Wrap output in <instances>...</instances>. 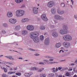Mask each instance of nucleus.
Returning a JSON list of instances; mask_svg holds the SVG:
<instances>
[{
  "mask_svg": "<svg viewBox=\"0 0 77 77\" xmlns=\"http://www.w3.org/2000/svg\"><path fill=\"white\" fill-rule=\"evenodd\" d=\"M23 0H15V2L17 3H20L21 2H23Z\"/></svg>",
  "mask_w": 77,
  "mask_h": 77,
  "instance_id": "aec40b11",
  "label": "nucleus"
},
{
  "mask_svg": "<svg viewBox=\"0 0 77 77\" xmlns=\"http://www.w3.org/2000/svg\"><path fill=\"white\" fill-rule=\"evenodd\" d=\"M2 75L3 77H7V75H6L5 74H3Z\"/></svg>",
  "mask_w": 77,
  "mask_h": 77,
  "instance_id": "4c0bfd02",
  "label": "nucleus"
},
{
  "mask_svg": "<svg viewBox=\"0 0 77 77\" xmlns=\"http://www.w3.org/2000/svg\"><path fill=\"white\" fill-rule=\"evenodd\" d=\"M7 63L8 64H9L10 65H12V63H11L9 62H8Z\"/></svg>",
  "mask_w": 77,
  "mask_h": 77,
  "instance_id": "de8ad7c7",
  "label": "nucleus"
},
{
  "mask_svg": "<svg viewBox=\"0 0 77 77\" xmlns=\"http://www.w3.org/2000/svg\"><path fill=\"white\" fill-rule=\"evenodd\" d=\"M63 39L64 41H69L72 40V37L68 34L66 35L63 37Z\"/></svg>",
  "mask_w": 77,
  "mask_h": 77,
  "instance_id": "20e7f679",
  "label": "nucleus"
},
{
  "mask_svg": "<svg viewBox=\"0 0 77 77\" xmlns=\"http://www.w3.org/2000/svg\"><path fill=\"white\" fill-rule=\"evenodd\" d=\"M10 60H14V58L12 57H10Z\"/></svg>",
  "mask_w": 77,
  "mask_h": 77,
  "instance_id": "c03bdc74",
  "label": "nucleus"
},
{
  "mask_svg": "<svg viewBox=\"0 0 77 77\" xmlns=\"http://www.w3.org/2000/svg\"><path fill=\"white\" fill-rule=\"evenodd\" d=\"M3 26L5 27H8V25L6 23H4L3 24Z\"/></svg>",
  "mask_w": 77,
  "mask_h": 77,
  "instance_id": "b1692460",
  "label": "nucleus"
},
{
  "mask_svg": "<svg viewBox=\"0 0 77 77\" xmlns=\"http://www.w3.org/2000/svg\"><path fill=\"white\" fill-rule=\"evenodd\" d=\"M61 5L63 8H65V5L64 3H61Z\"/></svg>",
  "mask_w": 77,
  "mask_h": 77,
  "instance_id": "c756f323",
  "label": "nucleus"
},
{
  "mask_svg": "<svg viewBox=\"0 0 77 77\" xmlns=\"http://www.w3.org/2000/svg\"><path fill=\"white\" fill-rule=\"evenodd\" d=\"M58 69L59 70H61V69H62V67H58Z\"/></svg>",
  "mask_w": 77,
  "mask_h": 77,
  "instance_id": "603ef678",
  "label": "nucleus"
},
{
  "mask_svg": "<svg viewBox=\"0 0 77 77\" xmlns=\"http://www.w3.org/2000/svg\"><path fill=\"white\" fill-rule=\"evenodd\" d=\"M70 7H71V8H72V9L73 8V6H72V5H70Z\"/></svg>",
  "mask_w": 77,
  "mask_h": 77,
  "instance_id": "680f3d73",
  "label": "nucleus"
},
{
  "mask_svg": "<svg viewBox=\"0 0 77 77\" xmlns=\"http://www.w3.org/2000/svg\"><path fill=\"white\" fill-rule=\"evenodd\" d=\"M30 20L28 18H25V22H27L28 21H30Z\"/></svg>",
  "mask_w": 77,
  "mask_h": 77,
  "instance_id": "72a5a7b5",
  "label": "nucleus"
},
{
  "mask_svg": "<svg viewBox=\"0 0 77 77\" xmlns=\"http://www.w3.org/2000/svg\"><path fill=\"white\" fill-rule=\"evenodd\" d=\"M54 75V74H50L48 75V77H53Z\"/></svg>",
  "mask_w": 77,
  "mask_h": 77,
  "instance_id": "a878e982",
  "label": "nucleus"
},
{
  "mask_svg": "<svg viewBox=\"0 0 77 77\" xmlns=\"http://www.w3.org/2000/svg\"><path fill=\"white\" fill-rule=\"evenodd\" d=\"M40 29L41 30H45V26L44 25H42L40 26Z\"/></svg>",
  "mask_w": 77,
  "mask_h": 77,
  "instance_id": "412c9836",
  "label": "nucleus"
},
{
  "mask_svg": "<svg viewBox=\"0 0 77 77\" xmlns=\"http://www.w3.org/2000/svg\"><path fill=\"white\" fill-rule=\"evenodd\" d=\"M16 16L17 17H21L24 15V11L22 10H18L16 12Z\"/></svg>",
  "mask_w": 77,
  "mask_h": 77,
  "instance_id": "f03ea898",
  "label": "nucleus"
},
{
  "mask_svg": "<svg viewBox=\"0 0 77 77\" xmlns=\"http://www.w3.org/2000/svg\"><path fill=\"white\" fill-rule=\"evenodd\" d=\"M24 75L26 77H29V73H25L24 74Z\"/></svg>",
  "mask_w": 77,
  "mask_h": 77,
  "instance_id": "c85d7f7f",
  "label": "nucleus"
},
{
  "mask_svg": "<svg viewBox=\"0 0 77 77\" xmlns=\"http://www.w3.org/2000/svg\"><path fill=\"white\" fill-rule=\"evenodd\" d=\"M3 69H4V72H7V69L3 67Z\"/></svg>",
  "mask_w": 77,
  "mask_h": 77,
  "instance_id": "473e14b6",
  "label": "nucleus"
},
{
  "mask_svg": "<svg viewBox=\"0 0 77 77\" xmlns=\"http://www.w3.org/2000/svg\"><path fill=\"white\" fill-rule=\"evenodd\" d=\"M20 25L17 26L15 28V29L16 30H20Z\"/></svg>",
  "mask_w": 77,
  "mask_h": 77,
  "instance_id": "4be33fe9",
  "label": "nucleus"
},
{
  "mask_svg": "<svg viewBox=\"0 0 77 77\" xmlns=\"http://www.w3.org/2000/svg\"><path fill=\"white\" fill-rule=\"evenodd\" d=\"M70 75V74H69V72L66 73V76H69V75Z\"/></svg>",
  "mask_w": 77,
  "mask_h": 77,
  "instance_id": "c9c22d12",
  "label": "nucleus"
},
{
  "mask_svg": "<svg viewBox=\"0 0 77 77\" xmlns=\"http://www.w3.org/2000/svg\"><path fill=\"white\" fill-rule=\"evenodd\" d=\"M54 18L55 20H58V21H62L64 20L63 17L57 14L55 15L54 16Z\"/></svg>",
  "mask_w": 77,
  "mask_h": 77,
  "instance_id": "7ed1b4c3",
  "label": "nucleus"
},
{
  "mask_svg": "<svg viewBox=\"0 0 77 77\" xmlns=\"http://www.w3.org/2000/svg\"><path fill=\"white\" fill-rule=\"evenodd\" d=\"M54 21L55 25L56 26H58V25H59V23H58L57 20H55Z\"/></svg>",
  "mask_w": 77,
  "mask_h": 77,
  "instance_id": "bb28decb",
  "label": "nucleus"
},
{
  "mask_svg": "<svg viewBox=\"0 0 77 77\" xmlns=\"http://www.w3.org/2000/svg\"><path fill=\"white\" fill-rule=\"evenodd\" d=\"M7 16L8 18H11L12 17V13L11 12H8L7 14Z\"/></svg>",
  "mask_w": 77,
  "mask_h": 77,
  "instance_id": "dca6fc26",
  "label": "nucleus"
},
{
  "mask_svg": "<svg viewBox=\"0 0 77 77\" xmlns=\"http://www.w3.org/2000/svg\"><path fill=\"white\" fill-rule=\"evenodd\" d=\"M65 12V11H60V9H57V13L58 14L60 15H62Z\"/></svg>",
  "mask_w": 77,
  "mask_h": 77,
  "instance_id": "2eb2a0df",
  "label": "nucleus"
},
{
  "mask_svg": "<svg viewBox=\"0 0 77 77\" xmlns=\"http://www.w3.org/2000/svg\"><path fill=\"white\" fill-rule=\"evenodd\" d=\"M56 72H57V71H58V68H57V67L56 68Z\"/></svg>",
  "mask_w": 77,
  "mask_h": 77,
  "instance_id": "09e8293b",
  "label": "nucleus"
},
{
  "mask_svg": "<svg viewBox=\"0 0 77 77\" xmlns=\"http://www.w3.org/2000/svg\"><path fill=\"white\" fill-rule=\"evenodd\" d=\"M39 35V33L38 32H31L30 34V37L32 39L33 41L35 43L39 42V38L38 36Z\"/></svg>",
  "mask_w": 77,
  "mask_h": 77,
  "instance_id": "f257e3e1",
  "label": "nucleus"
},
{
  "mask_svg": "<svg viewBox=\"0 0 77 77\" xmlns=\"http://www.w3.org/2000/svg\"><path fill=\"white\" fill-rule=\"evenodd\" d=\"M52 70L54 72H56V70H55V68H54L52 69Z\"/></svg>",
  "mask_w": 77,
  "mask_h": 77,
  "instance_id": "ea45409f",
  "label": "nucleus"
},
{
  "mask_svg": "<svg viewBox=\"0 0 77 77\" xmlns=\"http://www.w3.org/2000/svg\"><path fill=\"white\" fill-rule=\"evenodd\" d=\"M54 29H53L51 30V32H53L52 33L53 36L54 38H57L58 36V33L56 32H54Z\"/></svg>",
  "mask_w": 77,
  "mask_h": 77,
  "instance_id": "0eeeda50",
  "label": "nucleus"
},
{
  "mask_svg": "<svg viewBox=\"0 0 77 77\" xmlns=\"http://www.w3.org/2000/svg\"><path fill=\"white\" fill-rule=\"evenodd\" d=\"M53 60H54L53 59H50L49 60V61H50V62H52V61H53Z\"/></svg>",
  "mask_w": 77,
  "mask_h": 77,
  "instance_id": "3c124183",
  "label": "nucleus"
},
{
  "mask_svg": "<svg viewBox=\"0 0 77 77\" xmlns=\"http://www.w3.org/2000/svg\"><path fill=\"white\" fill-rule=\"evenodd\" d=\"M55 46L57 48H59L61 46V44L59 43H57L56 44Z\"/></svg>",
  "mask_w": 77,
  "mask_h": 77,
  "instance_id": "6ab92c4d",
  "label": "nucleus"
},
{
  "mask_svg": "<svg viewBox=\"0 0 77 77\" xmlns=\"http://www.w3.org/2000/svg\"><path fill=\"white\" fill-rule=\"evenodd\" d=\"M2 33L3 34H5V33H6V31L5 30H3L2 31Z\"/></svg>",
  "mask_w": 77,
  "mask_h": 77,
  "instance_id": "e433bc0d",
  "label": "nucleus"
},
{
  "mask_svg": "<svg viewBox=\"0 0 77 77\" xmlns=\"http://www.w3.org/2000/svg\"><path fill=\"white\" fill-rule=\"evenodd\" d=\"M14 34H15V35H17V36H18V34H17V33H14Z\"/></svg>",
  "mask_w": 77,
  "mask_h": 77,
  "instance_id": "bf43d9fd",
  "label": "nucleus"
},
{
  "mask_svg": "<svg viewBox=\"0 0 77 77\" xmlns=\"http://www.w3.org/2000/svg\"><path fill=\"white\" fill-rule=\"evenodd\" d=\"M35 56H39V54H34Z\"/></svg>",
  "mask_w": 77,
  "mask_h": 77,
  "instance_id": "864d4df0",
  "label": "nucleus"
},
{
  "mask_svg": "<svg viewBox=\"0 0 77 77\" xmlns=\"http://www.w3.org/2000/svg\"><path fill=\"white\" fill-rule=\"evenodd\" d=\"M8 74H12V72H10L8 73Z\"/></svg>",
  "mask_w": 77,
  "mask_h": 77,
  "instance_id": "4d7b16f0",
  "label": "nucleus"
},
{
  "mask_svg": "<svg viewBox=\"0 0 77 77\" xmlns=\"http://www.w3.org/2000/svg\"><path fill=\"white\" fill-rule=\"evenodd\" d=\"M43 61L44 62H45V61L46 62H48V60H43Z\"/></svg>",
  "mask_w": 77,
  "mask_h": 77,
  "instance_id": "8fccbe9b",
  "label": "nucleus"
},
{
  "mask_svg": "<svg viewBox=\"0 0 77 77\" xmlns=\"http://www.w3.org/2000/svg\"><path fill=\"white\" fill-rule=\"evenodd\" d=\"M48 64L49 65H51V62H49L48 63Z\"/></svg>",
  "mask_w": 77,
  "mask_h": 77,
  "instance_id": "13d9d810",
  "label": "nucleus"
},
{
  "mask_svg": "<svg viewBox=\"0 0 77 77\" xmlns=\"http://www.w3.org/2000/svg\"><path fill=\"white\" fill-rule=\"evenodd\" d=\"M60 33L61 35H64L65 34H67L68 32H67V31H65L63 29H61L60 30Z\"/></svg>",
  "mask_w": 77,
  "mask_h": 77,
  "instance_id": "f8f14e48",
  "label": "nucleus"
},
{
  "mask_svg": "<svg viewBox=\"0 0 77 77\" xmlns=\"http://www.w3.org/2000/svg\"><path fill=\"white\" fill-rule=\"evenodd\" d=\"M9 23L11 24H15L17 23V20L15 19H10L9 20Z\"/></svg>",
  "mask_w": 77,
  "mask_h": 77,
  "instance_id": "1a4fd4ad",
  "label": "nucleus"
},
{
  "mask_svg": "<svg viewBox=\"0 0 77 77\" xmlns=\"http://www.w3.org/2000/svg\"><path fill=\"white\" fill-rule=\"evenodd\" d=\"M51 65H52V64H54V63H58V62L53 61L52 62H51Z\"/></svg>",
  "mask_w": 77,
  "mask_h": 77,
  "instance_id": "f704fd0d",
  "label": "nucleus"
},
{
  "mask_svg": "<svg viewBox=\"0 0 77 77\" xmlns=\"http://www.w3.org/2000/svg\"><path fill=\"white\" fill-rule=\"evenodd\" d=\"M16 74L17 75H18L19 76H20V75H21V73L20 72H17L16 73Z\"/></svg>",
  "mask_w": 77,
  "mask_h": 77,
  "instance_id": "7c9ffc66",
  "label": "nucleus"
},
{
  "mask_svg": "<svg viewBox=\"0 0 77 77\" xmlns=\"http://www.w3.org/2000/svg\"><path fill=\"white\" fill-rule=\"evenodd\" d=\"M54 25H51L50 26L51 28H54Z\"/></svg>",
  "mask_w": 77,
  "mask_h": 77,
  "instance_id": "49530a36",
  "label": "nucleus"
},
{
  "mask_svg": "<svg viewBox=\"0 0 77 77\" xmlns=\"http://www.w3.org/2000/svg\"><path fill=\"white\" fill-rule=\"evenodd\" d=\"M21 22L22 23H24V22H26L25 18L21 20Z\"/></svg>",
  "mask_w": 77,
  "mask_h": 77,
  "instance_id": "2f4dec72",
  "label": "nucleus"
},
{
  "mask_svg": "<svg viewBox=\"0 0 77 77\" xmlns=\"http://www.w3.org/2000/svg\"><path fill=\"white\" fill-rule=\"evenodd\" d=\"M42 70L41 69H40L38 70V72H42Z\"/></svg>",
  "mask_w": 77,
  "mask_h": 77,
  "instance_id": "e2e57ef3",
  "label": "nucleus"
},
{
  "mask_svg": "<svg viewBox=\"0 0 77 77\" xmlns=\"http://www.w3.org/2000/svg\"><path fill=\"white\" fill-rule=\"evenodd\" d=\"M72 68H71V69H69L68 70L69 71H72Z\"/></svg>",
  "mask_w": 77,
  "mask_h": 77,
  "instance_id": "052dcab7",
  "label": "nucleus"
},
{
  "mask_svg": "<svg viewBox=\"0 0 77 77\" xmlns=\"http://www.w3.org/2000/svg\"><path fill=\"white\" fill-rule=\"evenodd\" d=\"M25 8V5H22L21 7V8Z\"/></svg>",
  "mask_w": 77,
  "mask_h": 77,
  "instance_id": "37998d69",
  "label": "nucleus"
},
{
  "mask_svg": "<svg viewBox=\"0 0 77 77\" xmlns=\"http://www.w3.org/2000/svg\"><path fill=\"white\" fill-rule=\"evenodd\" d=\"M38 8H36V7H33L32 9V11L34 14H36L38 13Z\"/></svg>",
  "mask_w": 77,
  "mask_h": 77,
  "instance_id": "4468645a",
  "label": "nucleus"
},
{
  "mask_svg": "<svg viewBox=\"0 0 77 77\" xmlns=\"http://www.w3.org/2000/svg\"><path fill=\"white\" fill-rule=\"evenodd\" d=\"M45 44L46 45H48L50 44V39L49 38H46L45 41Z\"/></svg>",
  "mask_w": 77,
  "mask_h": 77,
  "instance_id": "9b49d317",
  "label": "nucleus"
},
{
  "mask_svg": "<svg viewBox=\"0 0 77 77\" xmlns=\"http://www.w3.org/2000/svg\"><path fill=\"white\" fill-rule=\"evenodd\" d=\"M10 51H15V52H17V53H18V52L17 51H15L14 50H10Z\"/></svg>",
  "mask_w": 77,
  "mask_h": 77,
  "instance_id": "a18cd8bd",
  "label": "nucleus"
},
{
  "mask_svg": "<svg viewBox=\"0 0 77 77\" xmlns=\"http://www.w3.org/2000/svg\"><path fill=\"white\" fill-rule=\"evenodd\" d=\"M39 64H40V65H45V64L42 62H39Z\"/></svg>",
  "mask_w": 77,
  "mask_h": 77,
  "instance_id": "58836bf2",
  "label": "nucleus"
},
{
  "mask_svg": "<svg viewBox=\"0 0 77 77\" xmlns=\"http://www.w3.org/2000/svg\"><path fill=\"white\" fill-rule=\"evenodd\" d=\"M47 6L48 8H51L53 6V2L52 1L49 2L47 5Z\"/></svg>",
  "mask_w": 77,
  "mask_h": 77,
  "instance_id": "ddd939ff",
  "label": "nucleus"
},
{
  "mask_svg": "<svg viewBox=\"0 0 77 77\" xmlns=\"http://www.w3.org/2000/svg\"><path fill=\"white\" fill-rule=\"evenodd\" d=\"M36 67H34L30 69V70L31 71H35V70H36Z\"/></svg>",
  "mask_w": 77,
  "mask_h": 77,
  "instance_id": "5701e85b",
  "label": "nucleus"
},
{
  "mask_svg": "<svg viewBox=\"0 0 77 77\" xmlns=\"http://www.w3.org/2000/svg\"><path fill=\"white\" fill-rule=\"evenodd\" d=\"M73 77H77V75H75L73 76Z\"/></svg>",
  "mask_w": 77,
  "mask_h": 77,
  "instance_id": "774afa93",
  "label": "nucleus"
},
{
  "mask_svg": "<svg viewBox=\"0 0 77 77\" xmlns=\"http://www.w3.org/2000/svg\"><path fill=\"white\" fill-rule=\"evenodd\" d=\"M55 76L56 77H57L58 76V74L57 73H55Z\"/></svg>",
  "mask_w": 77,
  "mask_h": 77,
  "instance_id": "6e6d98bb",
  "label": "nucleus"
},
{
  "mask_svg": "<svg viewBox=\"0 0 77 77\" xmlns=\"http://www.w3.org/2000/svg\"><path fill=\"white\" fill-rule=\"evenodd\" d=\"M63 45L66 48H68L70 47V43L66 42H64L63 43Z\"/></svg>",
  "mask_w": 77,
  "mask_h": 77,
  "instance_id": "423d86ee",
  "label": "nucleus"
},
{
  "mask_svg": "<svg viewBox=\"0 0 77 77\" xmlns=\"http://www.w3.org/2000/svg\"><path fill=\"white\" fill-rule=\"evenodd\" d=\"M71 2H72V5H74V1H73V0H71Z\"/></svg>",
  "mask_w": 77,
  "mask_h": 77,
  "instance_id": "79ce46f5",
  "label": "nucleus"
},
{
  "mask_svg": "<svg viewBox=\"0 0 77 77\" xmlns=\"http://www.w3.org/2000/svg\"><path fill=\"white\" fill-rule=\"evenodd\" d=\"M28 33V32L26 30H23L22 31V35H25Z\"/></svg>",
  "mask_w": 77,
  "mask_h": 77,
  "instance_id": "f3484780",
  "label": "nucleus"
},
{
  "mask_svg": "<svg viewBox=\"0 0 77 77\" xmlns=\"http://www.w3.org/2000/svg\"><path fill=\"white\" fill-rule=\"evenodd\" d=\"M2 63V64H5V65H6V63L5 62H3Z\"/></svg>",
  "mask_w": 77,
  "mask_h": 77,
  "instance_id": "5fc2aeb1",
  "label": "nucleus"
},
{
  "mask_svg": "<svg viewBox=\"0 0 77 77\" xmlns=\"http://www.w3.org/2000/svg\"><path fill=\"white\" fill-rule=\"evenodd\" d=\"M17 68L16 67V68H14V70H17Z\"/></svg>",
  "mask_w": 77,
  "mask_h": 77,
  "instance_id": "338daca9",
  "label": "nucleus"
},
{
  "mask_svg": "<svg viewBox=\"0 0 77 77\" xmlns=\"http://www.w3.org/2000/svg\"><path fill=\"white\" fill-rule=\"evenodd\" d=\"M41 18L43 21H48V19L46 17V14H42L41 16Z\"/></svg>",
  "mask_w": 77,
  "mask_h": 77,
  "instance_id": "39448f33",
  "label": "nucleus"
},
{
  "mask_svg": "<svg viewBox=\"0 0 77 77\" xmlns=\"http://www.w3.org/2000/svg\"><path fill=\"white\" fill-rule=\"evenodd\" d=\"M27 30H30V31H33L34 30V27L31 25H29L27 26L26 27Z\"/></svg>",
  "mask_w": 77,
  "mask_h": 77,
  "instance_id": "6e6552de",
  "label": "nucleus"
},
{
  "mask_svg": "<svg viewBox=\"0 0 77 77\" xmlns=\"http://www.w3.org/2000/svg\"><path fill=\"white\" fill-rule=\"evenodd\" d=\"M58 77H62V75H60L58 76Z\"/></svg>",
  "mask_w": 77,
  "mask_h": 77,
  "instance_id": "69168bd1",
  "label": "nucleus"
},
{
  "mask_svg": "<svg viewBox=\"0 0 77 77\" xmlns=\"http://www.w3.org/2000/svg\"><path fill=\"white\" fill-rule=\"evenodd\" d=\"M40 39H41V41L44 40V36H43V35H41L40 36Z\"/></svg>",
  "mask_w": 77,
  "mask_h": 77,
  "instance_id": "393cba45",
  "label": "nucleus"
},
{
  "mask_svg": "<svg viewBox=\"0 0 77 77\" xmlns=\"http://www.w3.org/2000/svg\"><path fill=\"white\" fill-rule=\"evenodd\" d=\"M51 12L52 14H56V9L55 8H53L51 9Z\"/></svg>",
  "mask_w": 77,
  "mask_h": 77,
  "instance_id": "a211bd4d",
  "label": "nucleus"
},
{
  "mask_svg": "<svg viewBox=\"0 0 77 77\" xmlns=\"http://www.w3.org/2000/svg\"><path fill=\"white\" fill-rule=\"evenodd\" d=\"M29 74V76H30L33 74V73L32 72H30Z\"/></svg>",
  "mask_w": 77,
  "mask_h": 77,
  "instance_id": "a19ab883",
  "label": "nucleus"
},
{
  "mask_svg": "<svg viewBox=\"0 0 77 77\" xmlns=\"http://www.w3.org/2000/svg\"><path fill=\"white\" fill-rule=\"evenodd\" d=\"M63 29L65 30L66 32H67L68 33V26L66 25H63Z\"/></svg>",
  "mask_w": 77,
  "mask_h": 77,
  "instance_id": "9d476101",
  "label": "nucleus"
},
{
  "mask_svg": "<svg viewBox=\"0 0 77 77\" xmlns=\"http://www.w3.org/2000/svg\"><path fill=\"white\" fill-rule=\"evenodd\" d=\"M46 76L45 74H41L40 75V77H45Z\"/></svg>",
  "mask_w": 77,
  "mask_h": 77,
  "instance_id": "cd10ccee",
  "label": "nucleus"
},
{
  "mask_svg": "<svg viewBox=\"0 0 77 77\" xmlns=\"http://www.w3.org/2000/svg\"><path fill=\"white\" fill-rule=\"evenodd\" d=\"M12 77H18L17 76H16L15 75H13L12 76Z\"/></svg>",
  "mask_w": 77,
  "mask_h": 77,
  "instance_id": "0e129e2a",
  "label": "nucleus"
}]
</instances>
